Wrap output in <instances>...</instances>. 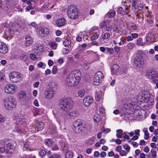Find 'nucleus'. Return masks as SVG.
I'll return each mask as SVG.
<instances>
[{"mask_svg":"<svg viewBox=\"0 0 158 158\" xmlns=\"http://www.w3.org/2000/svg\"><path fill=\"white\" fill-rule=\"evenodd\" d=\"M84 94L85 92L83 90H80L78 92V95L80 97H83L84 95Z\"/></svg>","mask_w":158,"mask_h":158,"instance_id":"obj_51","label":"nucleus"},{"mask_svg":"<svg viewBox=\"0 0 158 158\" xmlns=\"http://www.w3.org/2000/svg\"><path fill=\"white\" fill-rule=\"evenodd\" d=\"M80 73L78 71H74L67 76L65 80L66 84L69 86L73 87L77 85L80 80Z\"/></svg>","mask_w":158,"mask_h":158,"instance_id":"obj_2","label":"nucleus"},{"mask_svg":"<svg viewBox=\"0 0 158 158\" xmlns=\"http://www.w3.org/2000/svg\"><path fill=\"white\" fill-rule=\"evenodd\" d=\"M154 35L152 34H149L146 37V41L150 42H153L154 41Z\"/></svg>","mask_w":158,"mask_h":158,"instance_id":"obj_22","label":"nucleus"},{"mask_svg":"<svg viewBox=\"0 0 158 158\" xmlns=\"http://www.w3.org/2000/svg\"><path fill=\"white\" fill-rule=\"evenodd\" d=\"M68 115L69 116H77L78 114V113L75 110H73L72 111L69 112L68 113Z\"/></svg>","mask_w":158,"mask_h":158,"instance_id":"obj_33","label":"nucleus"},{"mask_svg":"<svg viewBox=\"0 0 158 158\" xmlns=\"http://www.w3.org/2000/svg\"><path fill=\"white\" fill-rule=\"evenodd\" d=\"M16 124H17L16 129L17 131L19 132L22 131L23 127L26 124V119L25 118H22L19 117H18L16 119Z\"/></svg>","mask_w":158,"mask_h":158,"instance_id":"obj_8","label":"nucleus"},{"mask_svg":"<svg viewBox=\"0 0 158 158\" xmlns=\"http://www.w3.org/2000/svg\"><path fill=\"white\" fill-rule=\"evenodd\" d=\"M36 127L39 130H41L43 129L44 126V124L43 122H38L36 125Z\"/></svg>","mask_w":158,"mask_h":158,"instance_id":"obj_25","label":"nucleus"},{"mask_svg":"<svg viewBox=\"0 0 158 158\" xmlns=\"http://www.w3.org/2000/svg\"><path fill=\"white\" fill-rule=\"evenodd\" d=\"M104 77V75L100 71L96 73L94 76L93 84L95 85H98L101 81V79Z\"/></svg>","mask_w":158,"mask_h":158,"instance_id":"obj_10","label":"nucleus"},{"mask_svg":"<svg viewBox=\"0 0 158 158\" xmlns=\"http://www.w3.org/2000/svg\"><path fill=\"white\" fill-rule=\"evenodd\" d=\"M110 33H106L102 36V39L103 40H105L109 38L110 36Z\"/></svg>","mask_w":158,"mask_h":158,"instance_id":"obj_43","label":"nucleus"},{"mask_svg":"<svg viewBox=\"0 0 158 158\" xmlns=\"http://www.w3.org/2000/svg\"><path fill=\"white\" fill-rule=\"evenodd\" d=\"M154 72L152 70H148L147 72L148 75L149 76H151V78L154 77V76H155V74H154Z\"/></svg>","mask_w":158,"mask_h":158,"instance_id":"obj_37","label":"nucleus"},{"mask_svg":"<svg viewBox=\"0 0 158 158\" xmlns=\"http://www.w3.org/2000/svg\"><path fill=\"white\" fill-rule=\"evenodd\" d=\"M106 51L107 52H109L110 54H112L114 52L113 48H109L107 47L106 48Z\"/></svg>","mask_w":158,"mask_h":158,"instance_id":"obj_45","label":"nucleus"},{"mask_svg":"<svg viewBox=\"0 0 158 158\" xmlns=\"http://www.w3.org/2000/svg\"><path fill=\"white\" fill-rule=\"evenodd\" d=\"M119 66L118 64H114L111 68L112 73L113 74H117L119 71Z\"/></svg>","mask_w":158,"mask_h":158,"instance_id":"obj_18","label":"nucleus"},{"mask_svg":"<svg viewBox=\"0 0 158 158\" xmlns=\"http://www.w3.org/2000/svg\"><path fill=\"white\" fill-rule=\"evenodd\" d=\"M142 39L141 38H139L137 40V45H139L140 46H143L145 44V42H142Z\"/></svg>","mask_w":158,"mask_h":158,"instance_id":"obj_35","label":"nucleus"},{"mask_svg":"<svg viewBox=\"0 0 158 158\" xmlns=\"http://www.w3.org/2000/svg\"><path fill=\"white\" fill-rule=\"evenodd\" d=\"M38 67L39 68H41L43 69H44L45 67V65L42 62H40L37 64Z\"/></svg>","mask_w":158,"mask_h":158,"instance_id":"obj_49","label":"nucleus"},{"mask_svg":"<svg viewBox=\"0 0 158 158\" xmlns=\"http://www.w3.org/2000/svg\"><path fill=\"white\" fill-rule=\"evenodd\" d=\"M101 118V115L98 114H95L93 117L94 121L96 123L99 122Z\"/></svg>","mask_w":158,"mask_h":158,"instance_id":"obj_27","label":"nucleus"},{"mask_svg":"<svg viewBox=\"0 0 158 158\" xmlns=\"http://www.w3.org/2000/svg\"><path fill=\"white\" fill-rule=\"evenodd\" d=\"M67 14L68 17L72 19H76L78 16V9L73 5H71L68 7Z\"/></svg>","mask_w":158,"mask_h":158,"instance_id":"obj_6","label":"nucleus"},{"mask_svg":"<svg viewBox=\"0 0 158 158\" xmlns=\"http://www.w3.org/2000/svg\"><path fill=\"white\" fill-rule=\"evenodd\" d=\"M26 42L25 45L28 47L31 46L33 43V39L30 36L27 35L25 37Z\"/></svg>","mask_w":158,"mask_h":158,"instance_id":"obj_16","label":"nucleus"},{"mask_svg":"<svg viewBox=\"0 0 158 158\" xmlns=\"http://www.w3.org/2000/svg\"><path fill=\"white\" fill-rule=\"evenodd\" d=\"M143 131L144 133V135L145 136L144 137V139L146 140H148L149 137V133L147 131V129L146 128H144L143 130Z\"/></svg>","mask_w":158,"mask_h":158,"instance_id":"obj_31","label":"nucleus"},{"mask_svg":"<svg viewBox=\"0 0 158 158\" xmlns=\"http://www.w3.org/2000/svg\"><path fill=\"white\" fill-rule=\"evenodd\" d=\"M17 105L16 100L12 98H6L5 99L4 106L8 110H11L15 108Z\"/></svg>","mask_w":158,"mask_h":158,"instance_id":"obj_7","label":"nucleus"},{"mask_svg":"<svg viewBox=\"0 0 158 158\" xmlns=\"http://www.w3.org/2000/svg\"><path fill=\"white\" fill-rule=\"evenodd\" d=\"M93 98L90 96L85 97L83 101V103L84 106L86 107L89 106L93 102Z\"/></svg>","mask_w":158,"mask_h":158,"instance_id":"obj_13","label":"nucleus"},{"mask_svg":"<svg viewBox=\"0 0 158 158\" xmlns=\"http://www.w3.org/2000/svg\"><path fill=\"white\" fill-rule=\"evenodd\" d=\"M84 127H73V131L76 133H81L84 130Z\"/></svg>","mask_w":158,"mask_h":158,"instance_id":"obj_24","label":"nucleus"},{"mask_svg":"<svg viewBox=\"0 0 158 158\" xmlns=\"http://www.w3.org/2000/svg\"><path fill=\"white\" fill-rule=\"evenodd\" d=\"M30 57L31 59L33 60H36L37 59L36 55L34 53L31 54L30 55Z\"/></svg>","mask_w":158,"mask_h":158,"instance_id":"obj_47","label":"nucleus"},{"mask_svg":"<svg viewBox=\"0 0 158 158\" xmlns=\"http://www.w3.org/2000/svg\"><path fill=\"white\" fill-rule=\"evenodd\" d=\"M51 46L52 49H55L57 47V44L55 42H52L51 43Z\"/></svg>","mask_w":158,"mask_h":158,"instance_id":"obj_50","label":"nucleus"},{"mask_svg":"<svg viewBox=\"0 0 158 158\" xmlns=\"http://www.w3.org/2000/svg\"><path fill=\"white\" fill-rule=\"evenodd\" d=\"M143 7V4L140 3L138 6V9L139 10H141L142 9Z\"/></svg>","mask_w":158,"mask_h":158,"instance_id":"obj_63","label":"nucleus"},{"mask_svg":"<svg viewBox=\"0 0 158 158\" xmlns=\"http://www.w3.org/2000/svg\"><path fill=\"white\" fill-rule=\"evenodd\" d=\"M39 111L38 109L34 110L33 111L34 116H36L37 115L39 114Z\"/></svg>","mask_w":158,"mask_h":158,"instance_id":"obj_59","label":"nucleus"},{"mask_svg":"<svg viewBox=\"0 0 158 158\" xmlns=\"http://www.w3.org/2000/svg\"><path fill=\"white\" fill-rule=\"evenodd\" d=\"M18 95L19 98L21 100L25 99L26 97V93L23 90L20 91Z\"/></svg>","mask_w":158,"mask_h":158,"instance_id":"obj_21","label":"nucleus"},{"mask_svg":"<svg viewBox=\"0 0 158 158\" xmlns=\"http://www.w3.org/2000/svg\"><path fill=\"white\" fill-rule=\"evenodd\" d=\"M132 107V105L131 103H129L125 104L123 106L124 108L127 110L129 109Z\"/></svg>","mask_w":158,"mask_h":158,"instance_id":"obj_38","label":"nucleus"},{"mask_svg":"<svg viewBox=\"0 0 158 158\" xmlns=\"http://www.w3.org/2000/svg\"><path fill=\"white\" fill-rule=\"evenodd\" d=\"M14 34V31L11 27L7 28L5 31L4 35L3 37L6 39L12 37Z\"/></svg>","mask_w":158,"mask_h":158,"instance_id":"obj_12","label":"nucleus"},{"mask_svg":"<svg viewBox=\"0 0 158 158\" xmlns=\"http://www.w3.org/2000/svg\"><path fill=\"white\" fill-rule=\"evenodd\" d=\"M5 78V75L2 73L0 72V82L3 81Z\"/></svg>","mask_w":158,"mask_h":158,"instance_id":"obj_54","label":"nucleus"},{"mask_svg":"<svg viewBox=\"0 0 158 158\" xmlns=\"http://www.w3.org/2000/svg\"><path fill=\"white\" fill-rule=\"evenodd\" d=\"M127 152L124 150H122L120 152V155L121 156H124L126 155Z\"/></svg>","mask_w":158,"mask_h":158,"instance_id":"obj_55","label":"nucleus"},{"mask_svg":"<svg viewBox=\"0 0 158 158\" xmlns=\"http://www.w3.org/2000/svg\"><path fill=\"white\" fill-rule=\"evenodd\" d=\"M122 150V147L120 145H119L116 148V150L118 152H120V151H121Z\"/></svg>","mask_w":158,"mask_h":158,"instance_id":"obj_64","label":"nucleus"},{"mask_svg":"<svg viewBox=\"0 0 158 158\" xmlns=\"http://www.w3.org/2000/svg\"><path fill=\"white\" fill-rule=\"evenodd\" d=\"M65 156L66 158H73V153L69 150H67L66 152Z\"/></svg>","mask_w":158,"mask_h":158,"instance_id":"obj_32","label":"nucleus"},{"mask_svg":"<svg viewBox=\"0 0 158 158\" xmlns=\"http://www.w3.org/2000/svg\"><path fill=\"white\" fill-rule=\"evenodd\" d=\"M46 144L48 146H50L52 143V142L50 139H46L45 140Z\"/></svg>","mask_w":158,"mask_h":158,"instance_id":"obj_42","label":"nucleus"},{"mask_svg":"<svg viewBox=\"0 0 158 158\" xmlns=\"http://www.w3.org/2000/svg\"><path fill=\"white\" fill-rule=\"evenodd\" d=\"M49 86L52 89H54L56 87V85L54 81H51L49 83Z\"/></svg>","mask_w":158,"mask_h":158,"instance_id":"obj_36","label":"nucleus"},{"mask_svg":"<svg viewBox=\"0 0 158 158\" xmlns=\"http://www.w3.org/2000/svg\"><path fill=\"white\" fill-rule=\"evenodd\" d=\"M49 32L50 30L48 28H43L41 27L40 28L39 34L41 36H45L49 34Z\"/></svg>","mask_w":158,"mask_h":158,"instance_id":"obj_14","label":"nucleus"},{"mask_svg":"<svg viewBox=\"0 0 158 158\" xmlns=\"http://www.w3.org/2000/svg\"><path fill=\"white\" fill-rule=\"evenodd\" d=\"M98 37V35L97 33H94L92 35L90 38L91 40H94L97 39Z\"/></svg>","mask_w":158,"mask_h":158,"instance_id":"obj_40","label":"nucleus"},{"mask_svg":"<svg viewBox=\"0 0 158 158\" xmlns=\"http://www.w3.org/2000/svg\"><path fill=\"white\" fill-rule=\"evenodd\" d=\"M16 145L15 142L11 144L7 141L2 140L0 141V152L2 153L5 152L7 156H10L12 154V150ZM3 158V156L0 154V158Z\"/></svg>","mask_w":158,"mask_h":158,"instance_id":"obj_1","label":"nucleus"},{"mask_svg":"<svg viewBox=\"0 0 158 158\" xmlns=\"http://www.w3.org/2000/svg\"><path fill=\"white\" fill-rule=\"evenodd\" d=\"M127 25L128 29L130 30H134L136 29L137 28L136 25L132 23H129Z\"/></svg>","mask_w":158,"mask_h":158,"instance_id":"obj_28","label":"nucleus"},{"mask_svg":"<svg viewBox=\"0 0 158 158\" xmlns=\"http://www.w3.org/2000/svg\"><path fill=\"white\" fill-rule=\"evenodd\" d=\"M55 24L58 27L63 26L66 24V21L64 18L59 19L56 20Z\"/></svg>","mask_w":158,"mask_h":158,"instance_id":"obj_17","label":"nucleus"},{"mask_svg":"<svg viewBox=\"0 0 158 158\" xmlns=\"http://www.w3.org/2000/svg\"><path fill=\"white\" fill-rule=\"evenodd\" d=\"M102 95L101 91H98L96 93L95 98L97 101H98L101 98Z\"/></svg>","mask_w":158,"mask_h":158,"instance_id":"obj_29","label":"nucleus"},{"mask_svg":"<svg viewBox=\"0 0 158 158\" xmlns=\"http://www.w3.org/2000/svg\"><path fill=\"white\" fill-rule=\"evenodd\" d=\"M136 19L139 23H140L143 20V16L141 13H138L136 15Z\"/></svg>","mask_w":158,"mask_h":158,"instance_id":"obj_26","label":"nucleus"},{"mask_svg":"<svg viewBox=\"0 0 158 158\" xmlns=\"http://www.w3.org/2000/svg\"><path fill=\"white\" fill-rule=\"evenodd\" d=\"M43 50V47L41 45L37 44L36 45V47L35 49V52L37 53L41 52Z\"/></svg>","mask_w":158,"mask_h":158,"instance_id":"obj_23","label":"nucleus"},{"mask_svg":"<svg viewBox=\"0 0 158 158\" xmlns=\"http://www.w3.org/2000/svg\"><path fill=\"white\" fill-rule=\"evenodd\" d=\"M46 152L44 150H41L39 152V155L41 157L44 156L46 154Z\"/></svg>","mask_w":158,"mask_h":158,"instance_id":"obj_53","label":"nucleus"},{"mask_svg":"<svg viewBox=\"0 0 158 158\" xmlns=\"http://www.w3.org/2000/svg\"><path fill=\"white\" fill-rule=\"evenodd\" d=\"M71 42L70 40L67 39H66L63 42V44L65 47H68L70 46Z\"/></svg>","mask_w":158,"mask_h":158,"instance_id":"obj_30","label":"nucleus"},{"mask_svg":"<svg viewBox=\"0 0 158 158\" xmlns=\"http://www.w3.org/2000/svg\"><path fill=\"white\" fill-rule=\"evenodd\" d=\"M10 81L14 83H19L23 79V75L16 71H12L9 74Z\"/></svg>","mask_w":158,"mask_h":158,"instance_id":"obj_5","label":"nucleus"},{"mask_svg":"<svg viewBox=\"0 0 158 158\" xmlns=\"http://www.w3.org/2000/svg\"><path fill=\"white\" fill-rule=\"evenodd\" d=\"M133 61L134 65L136 67H140L144 64V60L141 56L136 57Z\"/></svg>","mask_w":158,"mask_h":158,"instance_id":"obj_11","label":"nucleus"},{"mask_svg":"<svg viewBox=\"0 0 158 158\" xmlns=\"http://www.w3.org/2000/svg\"><path fill=\"white\" fill-rule=\"evenodd\" d=\"M115 14L114 11H110L108 13L107 15L110 18H112L115 15Z\"/></svg>","mask_w":158,"mask_h":158,"instance_id":"obj_39","label":"nucleus"},{"mask_svg":"<svg viewBox=\"0 0 158 158\" xmlns=\"http://www.w3.org/2000/svg\"><path fill=\"white\" fill-rule=\"evenodd\" d=\"M137 99L138 101L141 102L149 101L152 102L153 101L152 96L147 91H143L139 93L137 96Z\"/></svg>","mask_w":158,"mask_h":158,"instance_id":"obj_3","label":"nucleus"},{"mask_svg":"<svg viewBox=\"0 0 158 158\" xmlns=\"http://www.w3.org/2000/svg\"><path fill=\"white\" fill-rule=\"evenodd\" d=\"M57 72V68L56 66H54L52 69V73L53 74L56 73Z\"/></svg>","mask_w":158,"mask_h":158,"instance_id":"obj_44","label":"nucleus"},{"mask_svg":"<svg viewBox=\"0 0 158 158\" xmlns=\"http://www.w3.org/2000/svg\"><path fill=\"white\" fill-rule=\"evenodd\" d=\"M8 51V48L4 42H0V52L5 54Z\"/></svg>","mask_w":158,"mask_h":158,"instance_id":"obj_15","label":"nucleus"},{"mask_svg":"<svg viewBox=\"0 0 158 158\" xmlns=\"http://www.w3.org/2000/svg\"><path fill=\"white\" fill-rule=\"evenodd\" d=\"M150 152L152 158H156V152L154 149H152L150 151Z\"/></svg>","mask_w":158,"mask_h":158,"instance_id":"obj_41","label":"nucleus"},{"mask_svg":"<svg viewBox=\"0 0 158 158\" xmlns=\"http://www.w3.org/2000/svg\"><path fill=\"white\" fill-rule=\"evenodd\" d=\"M73 127H84L83 121L80 119L75 121L73 123Z\"/></svg>","mask_w":158,"mask_h":158,"instance_id":"obj_20","label":"nucleus"},{"mask_svg":"<svg viewBox=\"0 0 158 158\" xmlns=\"http://www.w3.org/2000/svg\"><path fill=\"white\" fill-rule=\"evenodd\" d=\"M48 158H61L60 156L58 154H53L50 156Z\"/></svg>","mask_w":158,"mask_h":158,"instance_id":"obj_52","label":"nucleus"},{"mask_svg":"<svg viewBox=\"0 0 158 158\" xmlns=\"http://www.w3.org/2000/svg\"><path fill=\"white\" fill-rule=\"evenodd\" d=\"M132 37L133 39H136L138 36V35L135 33H132L131 34Z\"/></svg>","mask_w":158,"mask_h":158,"instance_id":"obj_60","label":"nucleus"},{"mask_svg":"<svg viewBox=\"0 0 158 158\" xmlns=\"http://www.w3.org/2000/svg\"><path fill=\"white\" fill-rule=\"evenodd\" d=\"M17 86L11 84L6 85L4 88L5 91L7 94H12L15 93L17 90Z\"/></svg>","mask_w":158,"mask_h":158,"instance_id":"obj_9","label":"nucleus"},{"mask_svg":"<svg viewBox=\"0 0 158 158\" xmlns=\"http://www.w3.org/2000/svg\"><path fill=\"white\" fill-rule=\"evenodd\" d=\"M146 15L147 17V20L148 21L149 20H150V19L151 17V15L150 13L148 11V12L146 13Z\"/></svg>","mask_w":158,"mask_h":158,"instance_id":"obj_58","label":"nucleus"},{"mask_svg":"<svg viewBox=\"0 0 158 158\" xmlns=\"http://www.w3.org/2000/svg\"><path fill=\"white\" fill-rule=\"evenodd\" d=\"M73 104V101L71 98H65L61 101L59 106L63 111L67 112L72 108Z\"/></svg>","mask_w":158,"mask_h":158,"instance_id":"obj_4","label":"nucleus"},{"mask_svg":"<svg viewBox=\"0 0 158 158\" xmlns=\"http://www.w3.org/2000/svg\"><path fill=\"white\" fill-rule=\"evenodd\" d=\"M34 105L37 107H38L39 106L38 100L37 99H35L34 101Z\"/></svg>","mask_w":158,"mask_h":158,"instance_id":"obj_61","label":"nucleus"},{"mask_svg":"<svg viewBox=\"0 0 158 158\" xmlns=\"http://www.w3.org/2000/svg\"><path fill=\"white\" fill-rule=\"evenodd\" d=\"M123 147L124 149L127 151V152H129L130 149V147L127 145H126L123 146Z\"/></svg>","mask_w":158,"mask_h":158,"instance_id":"obj_56","label":"nucleus"},{"mask_svg":"<svg viewBox=\"0 0 158 158\" xmlns=\"http://www.w3.org/2000/svg\"><path fill=\"white\" fill-rule=\"evenodd\" d=\"M137 0H132V8L133 9L136 8Z\"/></svg>","mask_w":158,"mask_h":158,"instance_id":"obj_48","label":"nucleus"},{"mask_svg":"<svg viewBox=\"0 0 158 158\" xmlns=\"http://www.w3.org/2000/svg\"><path fill=\"white\" fill-rule=\"evenodd\" d=\"M135 46L134 43H129L127 45L128 48L129 49H132Z\"/></svg>","mask_w":158,"mask_h":158,"instance_id":"obj_46","label":"nucleus"},{"mask_svg":"<svg viewBox=\"0 0 158 158\" xmlns=\"http://www.w3.org/2000/svg\"><path fill=\"white\" fill-rule=\"evenodd\" d=\"M30 143L28 141H25L24 143V147L26 149H29V150H32L31 148H30Z\"/></svg>","mask_w":158,"mask_h":158,"instance_id":"obj_34","label":"nucleus"},{"mask_svg":"<svg viewBox=\"0 0 158 158\" xmlns=\"http://www.w3.org/2000/svg\"><path fill=\"white\" fill-rule=\"evenodd\" d=\"M52 150L53 151L57 150L58 149V146L56 144H54L52 147Z\"/></svg>","mask_w":158,"mask_h":158,"instance_id":"obj_57","label":"nucleus"},{"mask_svg":"<svg viewBox=\"0 0 158 158\" xmlns=\"http://www.w3.org/2000/svg\"><path fill=\"white\" fill-rule=\"evenodd\" d=\"M99 112L101 114H103L105 112V110L103 107H101L99 109Z\"/></svg>","mask_w":158,"mask_h":158,"instance_id":"obj_62","label":"nucleus"},{"mask_svg":"<svg viewBox=\"0 0 158 158\" xmlns=\"http://www.w3.org/2000/svg\"><path fill=\"white\" fill-rule=\"evenodd\" d=\"M48 94H47L46 98H47L48 99H51L53 97L55 93L54 90L52 89L49 90L47 91Z\"/></svg>","mask_w":158,"mask_h":158,"instance_id":"obj_19","label":"nucleus"}]
</instances>
